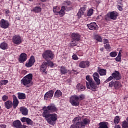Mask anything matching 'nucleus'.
<instances>
[{"mask_svg":"<svg viewBox=\"0 0 128 128\" xmlns=\"http://www.w3.org/2000/svg\"><path fill=\"white\" fill-rule=\"evenodd\" d=\"M94 80L90 78V75L86 76V88L92 90V92H96V88H98L97 86L100 84V78H94ZM94 82H96V84Z\"/></svg>","mask_w":128,"mask_h":128,"instance_id":"f257e3e1","label":"nucleus"},{"mask_svg":"<svg viewBox=\"0 0 128 128\" xmlns=\"http://www.w3.org/2000/svg\"><path fill=\"white\" fill-rule=\"evenodd\" d=\"M42 110H44L42 116L43 118H45L48 124L51 126H54L56 124V122L58 120V115L56 114H50L44 107L43 108Z\"/></svg>","mask_w":128,"mask_h":128,"instance_id":"f03ea898","label":"nucleus"},{"mask_svg":"<svg viewBox=\"0 0 128 128\" xmlns=\"http://www.w3.org/2000/svg\"><path fill=\"white\" fill-rule=\"evenodd\" d=\"M82 118L80 116L76 117L72 122L74 124L70 126V128H85L86 126L90 124V120L88 118H84L81 121Z\"/></svg>","mask_w":128,"mask_h":128,"instance_id":"7ed1b4c3","label":"nucleus"},{"mask_svg":"<svg viewBox=\"0 0 128 128\" xmlns=\"http://www.w3.org/2000/svg\"><path fill=\"white\" fill-rule=\"evenodd\" d=\"M86 98V96L84 94H81L79 96L77 95L72 96L70 97V102L74 106H80V102Z\"/></svg>","mask_w":128,"mask_h":128,"instance_id":"20e7f679","label":"nucleus"},{"mask_svg":"<svg viewBox=\"0 0 128 128\" xmlns=\"http://www.w3.org/2000/svg\"><path fill=\"white\" fill-rule=\"evenodd\" d=\"M32 80V74H30L24 77L20 80L22 84L26 88H30L34 84Z\"/></svg>","mask_w":128,"mask_h":128,"instance_id":"39448f33","label":"nucleus"},{"mask_svg":"<svg viewBox=\"0 0 128 128\" xmlns=\"http://www.w3.org/2000/svg\"><path fill=\"white\" fill-rule=\"evenodd\" d=\"M54 53L50 50H46L42 54L43 58H44L46 62H50L54 58Z\"/></svg>","mask_w":128,"mask_h":128,"instance_id":"423d86ee","label":"nucleus"},{"mask_svg":"<svg viewBox=\"0 0 128 128\" xmlns=\"http://www.w3.org/2000/svg\"><path fill=\"white\" fill-rule=\"evenodd\" d=\"M114 78L116 80H120L122 78V76H120V72L115 70L114 72L112 74V76H110L104 81V83L106 84L107 82H108L112 80Z\"/></svg>","mask_w":128,"mask_h":128,"instance_id":"0eeeda50","label":"nucleus"},{"mask_svg":"<svg viewBox=\"0 0 128 128\" xmlns=\"http://www.w3.org/2000/svg\"><path fill=\"white\" fill-rule=\"evenodd\" d=\"M108 86L109 88H113L114 86L115 90H120L122 88V85L120 82L112 80L109 83Z\"/></svg>","mask_w":128,"mask_h":128,"instance_id":"6e6552de","label":"nucleus"},{"mask_svg":"<svg viewBox=\"0 0 128 128\" xmlns=\"http://www.w3.org/2000/svg\"><path fill=\"white\" fill-rule=\"evenodd\" d=\"M44 108L50 112H58V108L54 104H50L48 106H44Z\"/></svg>","mask_w":128,"mask_h":128,"instance_id":"1a4fd4ad","label":"nucleus"},{"mask_svg":"<svg viewBox=\"0 0 128 128\" xmlns=\"http://www.w3.org/2000/svg\"><path fill=\"white\" fill-rule=\"evenodd\" d=\"M8 26H10V22H8V21L4 19H2L1 20H0V27H1L2 28H8Z\"/></svg>","mask_w":128,"mask_h":128,"instance_id":"9d476101","label":"nucleus"},{"mask_svg":"<svg viewBox=\"0 0 128 128\" xmlns=\"http://www.w3.org/2000/svg\"><path fill=\"white\" fill-rule=\"evenodd\" d=\"M12 126L16 128H26V126L22 124V122L20 120H16L12 122Z\"/></svg>","mask_w":128,"mask_h":128,"instance_id":"9b49d317","label":"nucleus"},{"mask_svg":"<svg viewBox=\"0 0 128 128\" xmlns=\"http://www.w3.org/2000/svg\"><path fill=\"white\" fill-rule=\"evenodd\" d=\"M118 13L116 11H113L106 14V16L108 18H110L113 20H116V18H118Z\"/></svg>","mask_w":128,"mask_h":128,"instance_id":"f8f14e48","label":"nucleus"},{"mask_svg":"<svg viewBox=\"0 0 128 128\" xmlns=\"http://www.w3.org/2000/svg\"><path fill=\"white\" fill-rule=\"evenodd\" d=\"M12 40L15 44H22V38L18 35L13 36Z\"/></svg>","mask_w":128,"mask_h":128,"instance_id":"ddd939ff","label":"nucleus"},{"mask_svg":"<svg viewBox=\"0 0 128 128\" xmlns=\"http://www.w3.org/2000/svg\"><path fill=\"white\" fill-rule=\"evenodd\" d=\"M36 62V59L34 56H32L28 60V62L26 64V66L27 68H30L34 66V64Z\"/></svg>","mask_w":128,"mask_h":128,"instance_id":"4468645a","label":"nucleus"},{"mask_svg":"<svg viewBox=\"0 0 128 128\" xmlns=\"http://www.w3.org/2000/svg\"><path fill=\"white\" fill-rule=\"evenodd\" d=\"M54 92L52 90H50L47 92L46 93V94L44 96V100H48V98H52V96H54Z\"/></svg>","mask_w":128,"mask_h":128,"instance_id":"2eb2a0df","label":"nucleus"},{"mask_svg":"<svg viewBox=\"0 0 128 128\" xmlns=\"http://www.w3.org/2000/svg\"><path fill=\"white\" fill-rule=\"evenodd\" d=\"M90 66V62L88 60L82 61L79 63V68H86Z\"/></svg>","mask_w":128,"mask_h":128,"instance_id":"dca6fc26","label":"nucleus"},{"mask_svg":"<svg viewBox=\"0 0 128 128\" xmlns=\"http://www.w3.org/2000/svg\"><path fill=\"white\" fill-rule=\"evenodd\" d=\"M86 6L84 5V8H81L78 13L77 14V16L78 18H80L84 14V12H86Z\"/></svg>","mask_w":128,"mask_h":128,"instance_id":"f3484780","label":"nucleus"},{"mask_svg":"<svg viewBox=\"0 0 128 128\" xmlns=\"http://www.w3.org/2000/svg\"><path fill=\"white\" fill-rule=\"evenodd\" d=\"M87 26H88L89 30H98V26L96 22H92L90 24H88Z\"/></svg>","mask_w":128,"mask_h":128,"instance_id":"a211bd4d","label":"nucleus"},{"mask_svg":"<svg viewBox=\"0 0 128 128\" xmlns=\"http://www.w3.org/2000/svg\"><path fill=\"white\" fill-rule=\"evenodd\" d=\"M28 60V55L26 53H22L20 55L18 60L20 62H24Z\"/></svg>","mask_w":128,"mask_h":128,"instance_id":"6ab92c4d","label":"nucleus"},{"mask_svg":"<svg viewBox=\"0 0 128 128\" xmlns=\"http://www.w3.org/2000/svg\"><path fill=\"white\" fill-rule=\"evenodd\" d=\"M20 120L22 122H26L28 126H32L34 122L32 120L30 119V118L26 117L21 118Z\"/></svg>","mask_w":128,"mask_h":128,"instance_id":"aec40b11","label":"nucleus"},{"mask_svg":"<svg viewBox=\"0 0 128 128\" xmlns=\"http://www.w3.org/2000/svg\"><path fill=\"white\" fill-rule=\"evenodd\" d=\"M12 98H13V102H12L13 108L16 109L18 107V104H20V101H18V98H16V95L12 96Z\"/></svg>","mask_w":128,"mask_h":128,"instance_id":"412c9836","label":"nucleus"},{"mask_svg":"<svg viewBox=\"0 0 128 128\" xmlns=\"http://www.w3.org/2000/svg\"><path fill=\"white\" fill-rule=\"evenodd\" d=\"M20 112L23 116H28V109L24 106H22L20 108Z\"/></svg>","mask_w":128,"mask_h":128,"instance_id":"4be33fe9","label":"nucleus"},{"mask_svg":"<svg viewBox=\"0 0 128 128\" xmlns=\"http://www.w3.org/2000/svg\"><path fill=\"white\" fill-rule=\"evenodd\" d=\"M4 106L6 108L7 110H10V108H12V102L10 100H8L6 101L4 103Z\"/></svg>","mask_w":128,"mask_h":128,"instance_id":"5701e85b","label":"nucleus"},{"mask_svg":"<svg viewBox=\"0 0 128 128\" xmlns=\"http://www.w3.org/2000/svg\"><path fill=\"white\" fill-rule=\"evenodd\" d=\"M72 40H76L78 42L80 40V36L76 33H72Z\"/></svg>","mask_w":128,"mask_h":128,"instance_id":"b1692460","label":"nucleus"},{"mask_svg":"<svg viewBox=\"0 0 128 128\" xmlns=\"http://www.w3.org/2000/svg\"><path fill=\"white\" fill-rule=\"evenodd\" d=\"M48 68V63L46 62H44L42 63L41 66L40 70V72H44L46 70V68Z\"/></svg>","mask_w":128,"mask_h":128,"instance_id":"393cba45","label":"nucleus"},{"mask_svg":"<svg viewBox=\"0 0 128 128\" xmlns=\"http://www.w3.org/2000/svg\"><path fill=\"white\" fill-rule=\"evenodd\" d=\"M76 88L78 92H82L86 90V86L79 83L76 85Z\"/></svg>","mask_w":128,"mask_h":128,"instance_id":"a878e982","label":"nucleus"},{"mask_svg":"<svg viewBox=\"0 0 128 128\" xmlns=\"http://www.w3.org/2000/svg\"><path fill=\"white\" fill-rule=\"evenodd\" d=\"M97 72L100 76H106V69L100 68L98 67Z\"/></svg>","mask_w":128,"mask_h":128,"instance_id":"bb28decb","label":"nucleus"},{"mask_svg":"<svg viewBox=\"0 0 128 128\" xmlns=\"http://www.w3.org/2000/svg\"><path fill=\"white\" fill-rule=\"evenodd\" d=\"M108 122H100L98 124L99 127L98 128H108Z\"/></svg>","mask_w":128,"mask_h":128,"instance_id":"cd10ccee","label":"nucleus"},{"mask_svg":"<svg viewBox=\"0 0 128 128\" xmlns=\"http://www.w3.org/2000/svg\"><path fill=\"white\" fill-rule=\"evenodd\" d=\"M64 10H66V6H62L60 11L58 12V14H59L60 16H64L65 14Z\"/></svg>","mask_w":128,"mask_h":128,"instance_id":"c85d7f7f","label":"nucleus"},{"mask_svg":"<svg viewBox=\"0 0 128 128\" xmlns=\"http://www.w3.org/2000/svg\"><path fill=\"white\" fill-rule=\"evenodd\" d=\"M18 96L19 100H26V96L24 93L18 92Z\"/></svg>","mask_w":128,"mask_h":128,"instance_id":"c756f323","label":"nucleus"},{"mask_svg":"<svg viewBox=\"0 0 128 128\" xmlns=\"http://www.w3.org/2000/svg\"><path fill=\"white\" fill-rule=\"evenodd\" d=\"M60 70L62 74H66L68 72V70H66V68L64 66H62L60 68Z\"/></svg>","mask_w":128,"mask_h":128,"instance_id":"7c9ffc66","label":"nucleus"},{"mask_svg":"<svg viewBox=\"0 0 128 128\" xmlns=\"http://www.w3.org/2000/svg\"><path fill=\"white\" fill-rule=\"evenodd\" d=\"M62 94V93L60 90H56L54 94V98H60Z\"/></svg>","mask_w":128,"mask_h":128,"instance_id":"2f4dec72","label":"nucleus"},{"mask_svg":"<svg viewBox=\"0 0 128 128\" xmlns=\"http://www.w3.org/2000/svg\"><path fill=\"white\" fill-rule=\"evenodd\" d=\"M0 48L2 50H8V44L3 42L0 44Z\"/></svg>","mask_w":128,"mask_h":128,"instance_id":"473e14b6","label":"nucleus"},{"mask_svg":"<svg viewBox=\"0 0 128 128\" xmlns=\"http://www.w3.org/2000/svg\"><path fill=\"white\" fill-rule=\"evenodd\" d=\"M32 12H40L42 8L40 6H36L32 9Z\"/></svg>","mask_w":128,"mask_h":128,"instance_id":"72a5a7b5","label":"nucleus"},{"mask_svg":"<svg viewBox=\"0 0 128 128\" xmlns=\"http://www.w3.org/2000/svg\"><path fill=\"white\" fill-rule=\"evenodd\" d=\"M95 39L96 40H98V42H102V37L98 35L96 36Z\"/></svg>","mask_w":128,"mask_h":128,"instance_id":"f704fd0d","label":"nucleus"},{"mask_svg":"<svg viewBox=\"0 0 128 128\" xmlns=\"http://www.w3.org/2000/svg\"><path fill=\"white\" fill-rule=\"evenodd\" d=\"M118 122H120V116H116L114 120V124H118Z\"/></svg>","mask_w":128,"mask_h":128,"instance_id":"c9c22d12","label":"nucleus"},{"mask_svg":"<svg viewBox=\"0 0 128 128\" xmlns=\"http://www.w3.org/2000/svg\"><path fill=\"white\" fill-rule=\"evenodd\" d=\"M104 48L106 50L108 51L110 50L112 48L110 47V44H105L104 45Z\"/></svg>","mask_w":128,"mask_h":128,"instance_id":"e433bc0d","label":"nucleus"},{"mask_svg":"<svg viewBox=\"0 0 128 128\" xmlns=\"http://www.w3.org/2000/svg\"><path fill=\"white\" fill-rule=\"evenodd\" d=\"M8 82V80H2L0 81V86H4V84H6Z\"/></svg>","mask_w":128,"mask_h":128,"instance_id":"4c0bfd02","label":"nucleus"},{"mask_svg":"<svg viewBox=\"0 0 128 128\" xmlns=\"http://www.w3.org/2000/svg\"><path fill=\"white\" fill-rule=\"evenodd\" d=\"M110 56L112 58H116V56H118V53L116 52H112L110 54Z\"/></svg>","mask_w":128,"mask_h":128,"instance_id":"58836bf2","label":"nucleus"},{"mask_svg":"<svg viewBox=\"0 0 128 128\" xmlns=\"http://www.w3.org/2000/svg\"><path fill=\"white\" fill-rule=\"evenodd\" d=\"M122 128H128V122L126 121H124L122 124Z\"/></svg>","mask_w":128,"mask_h":128,"instance_id":"ea45409f","label":"nucleus"},{"mask_svg":"<svg viewBox=\"0 0 128 128\" xmlns=\"http://www.w3.org/2000/svg\"><path fill=\"white\" fill-rule=\"evenodd\" d=\"M58 6H54L53 8V12L56 15L58 14Z\"/></svg>","mask_w":128,"mask_h":128,"instance_id":"a19ab883","label":"nucleus"},{"mask_svg":"<svg viewBox=\"0 0 128 128\" xmlns=\"http://www.w3.org/2000/svg\"><path fill=\"white\" fill-rule=\"evenodd\" d=\"M92 14H94V10L92 8L90 9L87 13L88 16H90Z\"/></svg>","mask_w":128,"mask_h":128,"instance_id":"79ce46f5","label":"nucleus"},{"mask_svg":"<svg viewBox=\"0 0 128 128\" xmlns=\"http://www.w3.org/2000/svg\"><path fill=\"white\" fill-rule=\"evenodd\" d=\"M70 46L72 48H74V46H76L78 44H76V42L72 40V42L70 43Z\"/></svg>","mask_w":128,"mask_h":128,"instance_id":"37998d69","label":"nucleus"},{"mask_svg":"<svg viewBox=\"0 0 128 128\" xmlns=\"http://www.w3.org/2000/svg\"><path fill=\"white\" fill-rule=\"evenodd\" d=\"M8 100V96L4 95L2 96V100L3 102H6Z\"/></svg>","mask_w":128,"mask_h":128,"instance_id":"c03bdc74","label":"nucleus"},{"mask_svg":"<svg viewBox=\"0 0 128 128\" xmlns=\"http://www.w3.org/2000/svg\"><path fill=\"white\" fill-rule=\"evenodd\" d=\"M92 76L94 78H100V75L98 74V73L96 72L93 74Z\"/></svg>","mask_w":128,"mask_h":128,"instance_id":"a18cd8bd","label":"nucleus"},{"mask_svg":"<svg viewBox=\"0 0 128 128\" xmlns=\"http://www.w3.org/2000/svg\"><path fill=\"white\" fill-rule=\"evenodd\" d=\"M72 58L73 60H78V56L76 54H74L72 56Z\"/></svg>","mask_w":128,"mask_h":128,"instance_id":"49530a36","label":"nucleus"},{"mask_svg":"<svg viewBox=\"0 0 128 128\" xmlns=\"http://www.w3.org/2000/svg\"><path fill=\"white\" fill-rule=\"evenodd\" d=\"M122 57L117 56L116 58V62H122Z\"/></svg>","mask_w":128,"mask_h":128,"instance_id":"de8ad7c7","label":"nucleus"},{"mask_svg":"<svg viewBox=\"0 0 128 128\" xmlns=\"http://www.w3.org/2000/svg\"><path fill=\"white\" fill-rule=\"evenodd\" d=\"M47 64L50 66H54V63L52 62H47Z\"/></svg>","mask_w":128,"mask_h":128,"instance_id":"09e8293b","label":"nucleus"},{"mask_svg":"<svg viewBox=\"0 0 128 128\" xmlns=\"http://www.w3.org/2000/svg\"><path fill=\"white\" fill-rule=\"evenodd\" d=\"M104 44H108V40L104 38Z\"/></svg>","mask_w":128,"mask_h":128,"instance_id":"8fccbe9b","label":"nucleus"},{"mask_svg":"<svg viewBox=\"0 0 128 128\" xmlns=\"http://www.w3.org/2000/svg\"><path fill=\"white\" fill-rule=\"evenodd\" d=\"M118 8L119 10H120V12H122V10H124L120 5H118Z\"/></svg>","mask_w":128,"mask_h":128,"instance_id":"3c124183","label":"nucleus"},{"mask_svg":"<svg viewBox=\"0 0 128 128\" xmlns=\"http://www.w3.org/2000/svg\"><path fill=\"white\" fill-rule=\"evenodd\" d=\"M0 128H6V124H1L0 125Z\"/></svg>","mask_w":128,"mask_h":128,"instance_id":"603ef678","label":"nucleus"},{"mask_svg":"<svg viewBox=\"0 0 128 128\" xmlns=\"http://www.w3.org/2000/svg\"><path fill=\"white\" fill-rule=\"evenodd\" d=\"M118 2L120 4V6L122 4V0H118Z\"/></svg>","mask_w":128,"mask_h":128,"instance_id":"864d4df0","label":"nucleus"},{"mask_svg":"<svg viewBox=\"0 0 128 128\" xmlns=\"http://www.w3.org/2000/svg\"><path fill=\"white\" fill-rule=\"evenodd\" d=\"M66 3L67 4L68 6H70V1H66Z\"/></svg>","mask_w":128,"mask_h":128,"instance_id":"5fc2aeb1","label":"nucleus"},{"mask_svg":"<svg viewBox=\"0 0 128 128\" xmlns=\"http://www.w3.org/2000/svg\"><path fill=\"white\" fill-rule=\"evenodd\" d=\"M118 56H119L120 58H122V53H120V52H118Z\"/></svg>","mask_w":128,"mask_h":128,"instance_id":"6e6d98bb","label":"nucleus"},{"mask_svg":"<svg viewBox=\"0 0 128 128\" xmlns=\"http://www.w3.org/2000/svg\"><path fill=\"white\" fill-rule=\"evenodd\" d=\"M114 128H120V125H116Z\"/></svg>","mask_w":128,"mask_h":128,"instance_id":"4d7b16f0","label":"nucleus"},{"mask_svg":"<svg viewBox=\"0 0 128 128\" xmlns=\"http://www.w3.org/2000/svg\"><path fill=\"white\" fill-rule=\"evenodd\" d=\"M6 13L8 14H10V10H6Z\"/></svg>","mask_w":128,"mask_h":128,"instance_id":"13d9d810","label":"nucleus"},{"mask_svg":"<svg viewBox=\"0 0 128 128\" xmlns=\"http://www.w3.org/2000/svg\"><path fill=\"white\" fill-rule=\"evenodd\" d=\"M100 50L101 52H103L104 51V48H100Z\"/></svg>","mask_w":128,"mask_h":128,"instance_id":"bf43d9fd","label":"nucleus"},{"mask_svg":"<svg viewBox=\"0 0 128 128\" xmlns=\"http://www.w3.org/2000/svg\"><path fill=\"white\" fill-rule=\"evenodd\" d=\"M41 0V2H46V0Z\"/></svg>","mask_w":128,"mask_h":128,"instance_id":"052dcab7","label":"nucleus"},{"mask_svg":"<svg viewBox=\"0 0 128 128\" xmlns=\"http://www.w3.org/2000/svg\"><path fill=\"white\" fill-rule=\"evenodd\" d=\"M29 2H32V0H28Z\"/></svg>","mask_w":128,"mask_h":128,"instance_id":"680f3d73","label":"nucleus"},{"mask_svg":"<svg viewBox=\"0 0 128 128\" xmlns=\"http://www.w3.org/2000/svg\"><path fill=\"white\" fill-rule=\"evenodd\" d=\"M126 120L128 122V117L126 118Z\"/></svg>","mask_w":128,"mask_h":128,"instance_id":"e2e57ef3","label":"nucleus"},{"mask_svg":"<svg viewBox=\"0 0 128 128\" xmlns=\"http://www.w3.org/2000/svg\"><path fill=\"white\" fill-rule=\"evenodd\" d=\"M2 108V106H0V110Z\"/></svg>","mask_w":128,"mask_h":128,"instance_id":"0e129e2a","label":"nucleus"},{"mask_svg":"<svg viewBox=\"0 0 128 128\" xmlns=\"http://www.w3.org/2000/svg\"><path fill=\"white\" fill-rule=\"evenodd\" d=\"M74 72H76V70H73Z\"/></svg>","mask_w":128,"mask_h":128,"instance_id":"69168bd1","label":"nucleus"},{"mask_svg":"<svg viewBox=\"0 0 128 128\" xmlns=\"http://www.w3.org/2000/svg\"><path fill=\"white\" fill-rule=\"evenodd\" d=\"M106 20H108V18H106Z\"/></svg>","mask_w":128,"mask_h":128,"instance_id":"338daca9","label":"nucleus"}]
</instances>
